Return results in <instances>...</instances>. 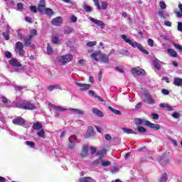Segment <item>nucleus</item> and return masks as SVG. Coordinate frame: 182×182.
Listing matches in <instances>:
<instances>
[{"label":"nucleus","instance_id":"nucleus-1","mask_svg":"<svg viewBox=\"0 0 182 182\" xmlns=\"http://www.w3.org/2000/svg\"><path fill=\"white\" fill-rule=\"evenodd\" d=\"M121 37L122 39H123V41H124L126 43L130 45L132 48H137V49L142 52V53H145V55H149V50L143 48V46L141 44L137 43L136 41H132L129 37H127V36L124 34L122 35Z\"/></svg>","mask_w":182,"mask_h":182},{"label":"nucleus","instance_id":"nucleus-2","mask_svg":"<svg viewBox=\"0 0 182 182\" xmlns=\"http://www.w3.org/2000/svg\"><path fill=\"white\" fill-rule=\"evenodd\" d=\"M18 109H24V110H36V105L29 102L21 101L16 104Z\"/></svg>","mask_w":182,"mask_h":182},{"label":"nucleus","instance_id":"nucleus-3","mask_svg":"<svg viewBox=\"0 0 182 182\" xmlns=\"http://www.w3.org/2000/svg\"><path fill=\"white\" fill-rule=\"evenodd\" d=\"M36 36V30L33 29L30 31V35L26 37H23L24 41V45L25 46H32L33 48H35V46H32L31 43V39L33 38V36Z\"/></svg>","mask_w":182,"mask_h":182},{"label":"nucleus","instance_id":"nucleus-4","mask_svg":"<svg viewBox=\"0 0 182 182\" xmlns=\"http://www.w3.org/2000/svg\"><path fill=\"white\" fill-rule=\"evenodd\" d=\"M10 65L13 66V68L11 70V72H21V69L18 68H21L22 66V64L18 61L16 58H11L9 61Z\"/></svg>","mask_w":182,"mask_h":182},{"label":"nucleus","instance_id":"nucleus-5","mask_svg":"<svg viewBox=\"0 0 182 182\" xmlns=\"http://www.w3.org/2000/svg\"><path fill=\"white\" fill-rule=\"evenodd\" d=\"M14 50L16 53H18L20 56H23L25 55V50H23V43L18 41L16 43Z\"/></svg>","mask_w":182,"mask_h":182},{"label":"nucleus","instance_id":"nucleus-6","mask_svg":"<svg viewBox=\"0 0 182 182\" xmlns=\"http://www.w3.org/2000/svg\"><path fill=\"white\" fill-rule=\"evenodd\" d=\"M73 60V55L72 54H68L63 55L60 58L59 62L61 65H65V63H69L71 60Z\"/></svg>","mask_w":182,"mask_h":182},{"label":"nucleus","instance_id":"nucleus-7","mask_svg":"<svg viewBox=\"0 0 182 182\" xmlns=\"http://www.w3.org/2000/svg\"><path fill=\"white\" fill-rule=\"evenodd\" d=\"M143 100L145 103H148V105H154L155 103L153 97H151L149 92H145L144 94Z\"/></svg>","mask_w":182,"mask_h":182},{"label":"nucleus","instance_id":"nucleus-8","mask_svg":"<svg viewBox=\"0 0 182 182\" xmlns=\"http://www.w3.org/2000/svg\"><path fill=\"white\" fill-rule=\"evenodd\" d=\"M14 124H17L18 126H23V127H28V124L25 122V119L21 117L15 118L13 120Z\"/></svg>","mask_w":182,"mask_h":182},{"label":"nucleus","instance_id":"nucleus-9","mask_svg":"<svg viewBox=\"0 0 182 182\" xmlns=\"http://www.w3.org/2000/svg\"><path fill=\"white\" fill-rule=\"evenodd\" d=\"M132 73L134 75V76L136 75H141L144 76L146 75V71L140 68V67H136L132 69Z\"/></svg>","mask_w":182,"mask_h":182},{"label":"nucleus","instance_id":"nucleus-10","mask_svg":"<svg viewBox=\"0 0 182 182\" xmlns=\"http://www.w3.org/2000/svg\"><path fill=\"white\" fill-rule=\"evenodd\" d=\"M51 23L54 26H60L62 25V23H63V18L60 16L54 18L52 19Z\"/></svg>","mask_w":182,"mask_h":182},{"label":"nucleus","instance_id":"nucleus-11","mask_svg":"<svg viewBox=\"0 0 182 182\" xmlns=\"http://www.w3.org/2000/svg\"><path fill=\"white\" fill-rule=\"evenodd\" d=\"M102 55V51H97L91 55V58L96 62H100Z\"/></svg>","mask_w":182,"mask_h":182},{"label":"nucleus","instance_id":"nucleus-12","mask_svg":"<svg viewBox=\"0 0 182 182\" xmlns=\"http://www.w3.org/2000/svg\"><path fill=\"white\" fill-rule=\"evenodd\" d=\"M69 144H68V147L69 149H73V146L76 143H77V137L76 136L73 135L69 138Z\"/></svg>","mask_w":182,"mask_h":182},{"label":"nucleus","instance_id":"nucleus-13","mask_svg":"<svg viewBox=\"0 0 182 182\" xmlns=\"http://www.w3.org/2000/svg\"><path fill=\"white\" fill-rule=\"evenodd\" d=\"M76 86L79 87L80 90H89L90 89V85L89 84H82V82H75Z\"/></svg>","mask_w":182,"mask_h":182},{"label":"nucleus","instance_id":"nucleus-14","mask_svg":"<svg viewBox=\"0 0 182 182\" xmlns=\"http://www.w3.org/2000/svg\"><path fill=\"white\" fill-rule=\"evenodd\" d=\"M90 21L92 22V23H95L97 26H101V29H105V23L100 20H97L92 17H90Z\"/></svg>","mask_w":182,"mask_h":182},{"label":"nucleus","instance_id":"nucleus-15","mask_svg":"<svg viewBox=\"0 0 182 182\" xmlns=\"http://www.w3.org/2000/svg\"><path fill=\"white\" fill-rule=\"evenodd\" d=\"M93 136H95V129H93V127L90 126L87 129L85 137L86 139H89V137H93Z\"/></svg>","mask_w":182,"mask_h":182},{"label":"nucleus","instance_id":"nucleus-16","mask_svg":"<svg viewBox=\"0 0 182 182\" xmlns=\"http://www.w3.org/2000/svg\"><path fill=\"white\" fill-rule=\"evenodd\" d=\"M146 126H148L151 129H154V130H160V125L157 124H153L150 122V121L146 122Z\"/></svg>","mask_w":182,"mask_h":182},{"label":"nucleus","instance_id":"nucleus-17","mask_svg":"<svg viewBox=\"0 0 182 182\" xmlns=\"http://www.w3.org/2000/svg\"><path fill=\"white\" fill-rule=\"evenodd\" d=\"M92 112L95 116H97L98 117H103L105 116V114H103V112L100 111L97 108H92Z\"/></svg>","mask_w":182,"mask_h":182},{"label":"nucleus","instance_id":"nucleus-18","mask_svg":"<svg viewBox=\"0 0 182 182\" xmlns=\"http://www.w3.org/2000/svg\"><path fill=\"white\" fill-rule=\"evenodd\" d=\"M46 9V4H45V0H41L40 4L38 6V11L39 12H43Z\"/></svg>","mask_w":182,"mask_h":182},{"label":"nucleus","instance_id":"nucleus-19","mask_svg":"<svg viewBox=\"0 0 182 182\" xmlns=\"http://www.w3.org/2000/svg\"><path fill=\"white\" fill-rule=\"evenodd\" d=\"M67 109L70 110V112H72V113H74V114H85V111H82L79 109L70 108Z\"/></svg>","mask_w":182,"mask_h":182},{"label":"nucleus","instance_id":"nucleus-20","mask_svg":"<svg viewBox=\"0 0 182 182\" xmlns=\"http://www.w3.org/2000/svg\"><path fill=\"white\" fill-rule=\"evenodd\" d=\"M53 108L57 111L55 112L56 116H59L58 112H66V110H68V109L62 108V107L55 106V105H53Z\"/></svg>","mask_w":182,"mask_h":182},{"label":"nucleus","instance_id":"nucleus-21","mask_svg":"<svg viewBox=\"0 0 182 182\" xmlns=\"http://www.w3.org/2000/svg\"><path fill=\"white\" fill-rule=\"evenodd\" d=\"M88 153H89V146L87 145H85L81 152L82 157H86Z\"/></svg>","mask_w":182,"mask_h":182},{"label":"nucleus","instance_id":"nucleus-22","mask_svg":"<svg viewBox=\"0 0 182 182\" xmlns=\"http://www.w3.org/2000/svg\"><path fill=\"white\" fill-rule=\"evenodd\" d=\"M169 161H170V159H168V158H166V156H163L159 160V163L162 166H166V164H168Z\"/></svg>","mask_w":182,"mask_h":182},{"label":"nucleus","instance_id":"nucleus-23","mask_svg":"<svg viewBox=\"0 0 182 182\" xmlns=\"http://www.w3.org/2000/svg\"><path fill=\"white\" fill-rule=\"evenodd\" d=\"M146 122H147V120L141 119L140 118L135 119V124H136V126H140V124H144L146 126Z\"/></svg>","mask_w":182,"mask_h":182},{"label":"nucleus","instance_id":"nucleus-24","mask_svg":"<svg viewBox=\"0 0 182 182\" xmlns=\"http://www.w3.org/2000/svg\"><path fill=\"white\" fill-rule=\"evenodd\" d=\"M80 182H96L95 179L90 178V177H82L80 178Z\"/></svg>","mask_w":182,"mask_h":182},{"label":"nucleus","instance_id":"nucleus-25","mask_svg":"<svg viewBox=\"0 0 182 182\" xmlns=\"http://www.w3.org/2000/svg\"><path fill=\"white\" fill-rule=\"evenodd\" d=\"M158 15L162 19H166V18H167V16H168V14L164 13V11L163 10H159L158 11Z\"/></svg>","mask_w":182,"mask_h":182},{"label":"nucleus","instance_id":"nucleus-26","mask_svg":"<svg viewBox=\"0 0 182 182\" xmlns=\"http://www.w3.org/2000/svg\"><path fill=\"white\" fill-rule=\"evenodd\" d=\"M122 130L124 133H126L127 134H137V133H134V131L133 129L124 127L122 128Z\"/></svg>","mask_w":182,"mask_h":182},{"label":"nucleus","instance_id":"nucleus-27","mask_svg":"<svg viewBox=\"0 0 182 182\" xmlns=\"http://www.w3.org/2000/svg\"><path fill=\"white\" fill-rule=\"evenodd\" d=\"M42 127H43V126L42 125V123H41V122H36L33 125V129H34V130H41V129H42Z\"/></svg>","mask_w":182,"mask_h":182},{"label":"nucleus","instance_id":"nucleus-28","mask_svg":"<svg viewBox=\"0 0 182 182\" xmlns=\"http://www.w3.org/2000/svg\"><path fill=\"white\" fill-rule=\"evenodd\" d=\"M160 63H161V62H160V60H157V58H156L155 61L154 62V66L158 70H160V69H161V65H160Z\"/></svg>","mask_w":182,"mask_h":182},{"label":"nucleus","instance_id":"nucleus-29","mask_svg":"<svg viewBox=\"0 0 182 182\" xmlns=\"http://www.w3.org/2000/svg\"><path fill=\"white\" fill-rule=\"evenodd\" d=\"M100 62H102V63H107V62H109V55L102 53V56Z\"/></svg>","mask_w":182,"mask_h":182},{"label":"nucleus","instance_id":"nucleus-30","mask_svg":"<svg viewBox=\"0 0 182 182\" xmlns=\"http://www.w3.org/2000/svg\"><path fill=\"white\" fill-rule=\"evenodd\" d=\"M109 110H110V112H112V113H114V114H117L118 116H122V112L114 109L112 107H108Z\"/></svg>","mask_w":182,"mask_h":182},{"label":"nucleus","instance_id":"nucleus-31","mask_svg":"<svg viewBox=\"0 0 182 182\" xmlns=\"http://www.w3.org/2000/svg\"><path fill=\"white\" fill-rule=\"evenodd\" d=\"M168 53L173 58H177V52L171 48L168 49Z\"/></svg>","mask_w":182,"mask_h":182},{"label":"nucleus","instance_id":"nucleus-32","mask_svg":"<svg viewBox=\"0 0 182 182\" xmlns=\"http://www.w3.org/2000/svg\"><path fill=\"white\" fill-rule=\"evenodd\" d=\"M58 89L62 90L60 85H50L48 87V90H50V92H52L53 90H56Z\"/></svg>","mask_w":182,"mask_h":182},{"label":"nucleus","instance_id":"nucleus-33","mask_svg":"<svg viewBox=\"0 0 182 182\" xmlns=\"http://www.w3.org/2000/svg\"><path fill=\"white\" fill-rule=\"evenodd\" d=\"M110 164H112V163L109 161H105L101 159V166L102 167H107L110 166Z\"/></svg>","mask_w":182,"mask_h":182},{"label":"nucleus","instance_id":"nucleus-34","mask_svg":"<svg viewBox=\"0 0 182 182\" xmlns=\"http://www.w3.org/2000/svg\"><path fill=\"white\" fill-rule=\"evenodd\" d=\"M107 150L106 149H103L101 151H99L97 152L98 156H101L102 159H103V156H105V154L107 153Z\"/></svg>","mask_w":182,"mask_h":182},{"label":"nucleus","instance_id":"nucleus-35","mask_svg":"<svg viewBox=\"0 0 182 182\" xmlns=\"http://www.w3.org/2000/svg\"><path fill=\"white\" fill-rule=\"evenodd\" d=\"M174 83L176 86H182V79L181 78H175Z\"/></svg>","mask_w":182,"mask_h":182},{"label":"nucleus","instance_id":"nucleus-36","mask_svg":"<svg viewBox=\"0 0 182 182\" xmlns=\"http://www.w3.org/2000/svg\"><path fill=\"white\" fill-rule=\"evenodd\" d=\"M46 15H48V16H52V15H53V10H52L51 9L49 8H46Z\"/></svg>","mask_w":182,"mask_h":182},{"label":"nucleus","instance_id":"nucleus-37","mask_svg":"<svg viewBox=\"0 0 182 182\" xmlns=\"http://www.w3.org/2000/svg\"><path fill=\"white\" fill-rule=\"evenodd\" d=\"M47 53L48 55H52L53 53V49L50 47V44L48 43L47 46Z\"/></svg>","mask_w":182,"mask_h":182},{"label":"nucleus","instance_id":"nucleus-38","mask_svg":"<svg viewBox=\"0 0 182 182\" xmlns=\"http://www.w3.org/2000/svg\"><path fill=\"white\" fill-rule=\"evenodd\" d=\"M83 9L85 11V12L92 11V7L89 5H87V4L83 5Z\"/></svg>","mask_w":182,"mask_h":182},{"label":"nucleus","instance_id":"nucleus-39","mask_svg":"<svg viewBox=\"0 0 182 182\" xmlns=\"http://www.w3.org/2000/svg\"><path fill=\"white\" fill-rule=\"evenodd\" d=\"M96 45H97V41H90L87 43V46H88V48H92V46H96Z\"/></svg>","mask_w":182,"mask_h":182},{"label":"nucleus","instance_id":"nucleus-40","mask_svg":"<svg viewBox=\"0 0 182 182\" xmlns=\"http://www.w3.org/2000/svg\"><path fill=\"white\" fill-rule=\"evenodd\" d=\"M25 144H26V146H28V147H31V148L35 147V143L33 141H26Z\"/></svg>","mask_w":182,"mask_h":182},{"label":"nucleus","instance_id":"nucleus-41","mask_svg":"<svg viewBox=\"0 0 182 182\" xmlns=\"http://www.w3.org/2000/svg\"><path fill=\"white\" fill-rule=\"evenodd\" d=\"M160 182H166L167 181V173H164L162 175L161 178L159 179Z\"/></svg>","mask_w":182,"mask_h":182},{"label":"nucleus","instance_id":"nucleus-42","mask_svg":"<svg viewBox=\"0 0 182 182\" xmlns=\"http://www.w3.org/2000/svg\"><path fill=\"white\" fill-rule=\"evenodd\" d=\"M17 10L22 12L23 11V3H18L17 4Z\"/></svg>","mask_w":182,"mask_h":182},{"label":"nucleus","instance_id":"nucleus-43","mask_svg":"<svg viewBox=\"0 0 182 182\" xmlns=\"http://www.w3.org/2000/svg\"><path fill=\"white\" fill-rule=\"evenodd\" d=\"M159 6L161 9H166V8H167V5H166V2H164V1H161L159 2Z\"/></svg>","mask_w":182,"mask_h":182},{"label":"nucleus","instance_id":"nucleus-44","mask_svg":"<svg viewBox=\"0 0 182 182\" xmlns=\"http://www.w3.org/2000/svg\"><path fill=\"white\" fill-rule=\"evenodd\" d=\"M147 42L149 46H150L151 48H153V46H154V41H153V39L149 38Z\"/></svg>","mask_w":182,"mask_h":182},{"label":"nucleus","instance_id":"nucleus-45","mask_svg":"<svg viewBox=\"0 0 182 182\" xmlns=\"http://www.w3.org/2000/svg\"><path fill=\"white\" fill-rule=\"evenodd\" d=\"M37 134L38 137H43V136H45V130L41 129L38 132Z\"/></svg>","mask_w":182,"mask_h":182},{"label":"nucleus","instance_id":"nucleus-46","mask_svg":"<svg viewBox=\"0 0 182 182\" xmlns=\"http://www.w3.org/2000/svg\"><path fill=\"white\" fill-rule=\"evenodd\" d=\"M119 53L121 55H129V50H126V49H122L119 50Z\"/></svg>","mask_w":182,"mask_h":182},{"label":"nucleus","instance_id":"nucleus-47","mask_svg":"<svg viewBox=\"0 0 182 182\" xmlns=\"http://www.w3.org/2000/svg\"><path fill=\"white\" fill-rule=\"evenodd\" d=\"M136 129L139 133H146V129L143 127H137Z\"/></svg>","mask_w":182,"mask_h":182},{"label":"nucleus","instance_id":"nucleus-48","mask_svg":"<svg viewBox=\"0 0 182 182\" xmlns=\"http://www.w3.org/2000/svg\"><path fill=\"white\" fill-rule=\"evenodd\" d=\"M78 65H80V66H85V65H86V60L85 59L79 60Z\"/></svg>","mask_w":182,"mask_h":182},{"label":"nucleus","instance_id":"nucleus-49","mask_svg":"<svg viewBox=\"0 0 182 182\" xmlns=\"http://www.w3.org/2000/svg\"><path fill=\"white\" fill-rule=\"evenodd\" d=\"M90 150L92 156H95V154H96V148L94 146H90Z\"/></svg>","mask_w":182,"mask_h":182},{"label":"nucleus","instance_id":"nucleus-50","mask_svg":"<svg viewBox=\"0 0 182 182\" xmlns=\"http://www.w3.org/2000/svg\"><path fill=\"white\" fill-rule=\"evenodd\" d=\"M52 42L55 44L59 43V38H58L57 36H53L52 38Z\"/></svg>","mask_w":182,"mask_h":182},{"label":"nucleus","instance_id":"nucleus-51","mask_svg":"<svg viewBox=\"0 0 182 182\" xmlns=\"http://www.w3.org/2000/svg\"><path fill=\"white\" fill-rule=\"evenodd\" d=\"M161 94L164 95L165 96H167V95H170V91H168V90L162 89Z\"/></svg>","mask_w":182,"mask_h":182},{"label":"nucleus","instance_id":"nucleus-52","mask_svg":"<svg viewBox=\"0 0 182 182\" xmlns=\"http://www.w3.org/2000/svg\"><path fill=\"white\" fill-rule=\"evenodd\" d=\"M30 10L31 11V12H33L34 14H36V12H38V8H36V6H31Z\"/></svg>","mask_w":182,"mask_h":182},{"label":"nucleus","instance_id":"nucleus-53","mask_svg":"<svg viewBox=\"0 0 182 182\" xmlns=\"http://www.w3.org/2000/svg\"><path fill=\"white\" fill-rule=\"evenodd\" d=\"M117 72H119V73H123L124 72V70L123 69V67L122 66H118L115 68Z\"/></svg>","mask_w":182,"mask_h":182},{"label":"nucleus","instance_id":"nucleus-54","mask_svg":"<svg viewBox=\"0 0 182 182\" xmlns=\"http://www.w3.org/2000/svg\"><path fill=\"white\" fill-rule=\"evenodd\" d=\"M107 9V3L102 1L101 3V9Z\"/></svg>","mask_w":182,"mask_h":182},{"label":"nucleus","instance_id":"nucleus-55","mask_svg":"<svg viewBox=\"0 0 182 182\" xmlns=\"http://www.w3.org/2000/svg\"><path fill=\"white\" fill-rule=\"evenodd\" d=\"M102 156H100L99 159H97L92 162V164H102Z\"/></svg>","mask_w":182,"mask_h":182},{"label":"nucleus","instance_id":"nucleus-56","mask_svg":"<svg viewBox=\"0 0 182 182\" xmlns=\"http://www.w3.org/2000/svg\"><path fill=\"white\" fill-rule=\"evenodd\" d=\"M151 117L154 120H159V118L160 117L156 113H152L151 114Z\"/></svg>","mask_w":182,"mask_h":182},{"label":"nucleus","instance_id":"nucleus-57","mask_svg":"<svg viewBox=\"0 0 182 182\" xmlns=\"http://www.w3.org/2000/svg\"><path fill=\"white\" fill-rule=\"evenodd\" d=\"M3 36L4 39H6V41H9V33L8 32L3 33Z\"/></svg>","mask_w":182,"mask_h":182},{"label":"nucleus","instance_id":"nucleus-58","mask_svg":"<svg viewBox=\"0 0 182 182\" xmlns=\"http://www.w3.org/2000/svg\"><path fill=\"white\" fill-rule=\"evenodd\" d=\"M88 94L93 97H97V95L95 93V91L90 90L88 91Z\"/></svg>","mask_w":182,"mask_h":182},{"label":"nucleus","instance_id":"nucleus-59","mask_svg":"<svg viewBox=\"0 0 182 182\" xmlns=\"http://www.w3.org/2000/svg\"><path fill=\"white\" fill-rule=\"evenodd\" d=\"M71 22H77V18H76V16H75V15H72L70 18Z\"/></svg>","mask_w":182,"mask_h":182},{"label":"nucleus","instance_id":"nucleus-60","mask_svg":"<svg viewBox=\"0 0 182 182\" xmlns=\"http://www.w3.org/2000/svg\"><path fill=\"white\" fill-rule=\"evenodd\" d=\"M5 56L6 58H7L8 59H11V56H12V53H11V52L9 51H6L5 53Z\"/></svg>","mask_w":182,"mask_h":182},{"label":"nucleus","instance_id":"nucleus-61","mask_svg":"<svg viewBox=\"0 0 182 182\" xmlns=\"http://www.w3.org/2000/svg\"><path fill=\"white\" fill-rule=\"evenodd\" d=\"M95 2V6L97 8V9H102V7L100 6V4H99V1L97 0Z\"/></svg>","mask_w":182,"mask_h":182},{"label":"nucleus","instance_id":"nucleus-62","mask_svg":"<svg viewBox=\"0 0 182 182\" xmlns=\"http://www.w3.org/2000/svg\"><path fill=\"white\" fill-rule=\"evenodd\" d=\"M174 46H175L176 49H178V50H179L180 52H182V47L181 45L174 44Z\"/></svg>","mask_w":182,"mask_h":182},{"label":"nucleus","instance_id":"nucleus-63","mask_svg":"<svg viewBox=\"0 0 182 182\" xmlns=\"http://www.w3.org/2000/svg\"><path fill=\"white\" fill-rule=\"evenodd\" d=\"M95 129L98 132V133H103V129H102V127L95 126Z\"/></svg>","mask_w":182,"mask_h":182},{"label":"nucleus","instance_id":"nucleus-64","mask_svg":"<svg viewBox=\"0 0 182 182\" xmlns=\"http://www.w3.org/2000/svg\"><path fill=\"white\" fill-rule=\"evenodd\" d=\"M164 25H165L166 26L171 27V21H164Z\"/></svg>","mask_w":182,"mask_h":182}]
</instances>
